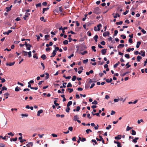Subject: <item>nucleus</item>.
<instances>
[{"label": "nucleus", "instance_id": "nucleus-40", "mask_svg": "<svg viewBox=\"0 0 147 147\" xmlns=\"http://www.w3.org/2000/svg\"><path fill=\"white\" fill-rule=\"evenodd\" d=\"M12 31L11 30H9L6 33V34L7 35H8L9 34L12 32Z\"/></svg>", "mask_w": 147, "mask_h": 147}, {"label": "nucleus", "instance_id": "nucleus-55", "mask_svg": "<svg viewBox=\"0 0 147 147\" xmlns=\"http://www.w3.org/2000/svg\"><path fill=\"white\" fill-rule=\"evenodd\" d=\"M73 127H72L71 126L69 127L68 128V130H70V131H72L73 130Z\"/></svg>", "mask_w": 147, "mask_h": 147}, {"label": "nucleus", "instance_id": "nucleus-41", "mask_svg": "<svg viewBox=\"0 0 147 147\" xmlns=\"http://www.w3.org/2000/svg\"><path fill=\"white\" fill-rule=\"evenodd\" d=\"M20 90V89L18 86H17L15 88V91L16 92L19 91Z\"/></svg>", "mask_w": 147, "mask_h": 147}, {"label": "nucleus", "instance_id": "nucleus-52", "mask_svg": "<svg viewBox=\"0 0 147 147\" xmlns=\"http://www.w3.org/2000/svg\"><path fill=\"white\" fill-rule=\"evenodd\" d=\"M36 7H41V3H38L36 4Z\"/></svg>", "mask_w": 147, "mask_h": 147}, {"label": "nucleus", "instance_id": "nucleus-26", "mask_svg": "<svg viewBox=\"0 0 147 147\" xmlns=\"http://www.w3.org/2000/svg\"><path fill=\"white\" fill-rule=\"evenodd\" d=\"M17 137H16L15 138H11L10 139V141L11 142H12V141H16L17 140Z\"/></svg>", "mask_w": 147, "mask_h": 147}, {"label": "nucleus", "instance_id": "nucleus-17", "mask_svg": "<svg viewBox=\"0 0 147 147\" xmlns=\"http://www.w3.org/2000/svg\"><path fill=\"white\" fill-rule=\"evenodd\" d=\"M72 102L71 101H69L68 103L67 104V107H69L71 105H72Z\"/></svg>", "mask_w": 147, "mask_h": 147}, {"label": "nucleus", "instance_id": "nucleus-2", "mask_svg": "<svg viewBox=\"0 0 147 147\" xmlns=\"http://www.w3.org/2000/svg\"><path fill=\"white\" fill-rule=\"evenodd\" d=\"M99 137L100 138V139H99L98 138H96V140L97 141H102V143L103 144H105V141L103 139V138H102V137L100 136H99Z\"/></svg>", "mask_w": 147, "mask_h": 147}, {"label": "nucleus", "instance_id": "nucleus-35", "mask_svg": "<svg viewBox=\"0 0 147 147\" xmlns=\"http://www.w3.org/2000/svg\"><path fill=\"white\" fill-rule=\"evenodd\" d=\"M91 142H94V144L96 145H97L98 144L97 142L94 139H92L91 140Z\"/></svg>", "mask_w": 147, "mask_h": 147}, {"label": "nucleus", "instance_id": "nucleus-13", "mask_svg": "<svg viewBox=\"0 0 147 147\" xmlns=\"http://www.w3.org/2000/svg\"><path fill=\"white\" fill-rule=\"evenodd\" d=\"M120 63V62L119 61H118L117 63H116V64H115L114 65V66H113V67L114 68H116L117 67V66H118L119 65V64Z\"/></svg>", "mask_w": 147, "mask_h": 147}, {"label": "nucleus", "instance_id": "nucleus-9", "mask_svg": "<svg viewBox=\"0 0 147 147\" xmlns=\"http://www.w3.org/2000/svg\"><path fill=\"white\" fill-rule=\"evenodd\" d=\"M22 53L23 56H26L27 55V52L24 51H22Z\"/></svg>", "mask_w": 147, "mask_h": 147}, {"label": "nucleus", "instance_id": "nucleus-38", "mask_svg": "<svg viewBox=\"0 0 147 147\" xmlns=\"http://www.w3.org/2000/svg\"><path fill=\"white\" fill-rule=\"evenodd\" d=\"M76 78V76H73L72 78V80L73 81H75Z\"/></svg>", "mask_w": 147, "mask_h": 147}, {"label": "nucleus", "instance_id": "nucleus-64", "mask_svg": "<svg viewBox=\"0 0 147 147\" xmlns=\"http://www.w3.org/2000/svg\"><path fill=\"white\" fill-rule=\"evenodd\" d=\"M0 147H5V145L4 144H0Z\"/></svg>", "mask_w": 147, "mask_h": 147}, {"label": "nucleus", "instance_id": "nucleus-28", "mask_svg": "<svg viewBox=\"0 0 147 147\" xmlns=\"http://www.w3.org/2000/svg\"><path fill=\"white\" fill-rule=\"evenodd\" d=\"M63 43L65 45H67L68 43V40H65L64 41H63Z\"/></svg>", "mask_w": 147, "mask_h": 147}, {"label": "nucleus", "instance_id": "nucleus-1", "mask_svg": "<svg viewBox=\"0 0 147 147\" xmlns=\"http://www.w3.org/2000/svg\"><path fill=\"white\" fill-rule=\"evenodd\" d=\"M93 13L97 14H99L100 13V9L98 7H96L94 9Z\"/></svg>", "mask_w": 147, "mask_h": 147}, {"label": "nucleus", "instance_id": "nucleus-46", "mask_svg": "<svg viewBox=\"0 0 147 147\" xmlns=\"http://www.w3.org/2000/svg\"><path fill=\"white\" fill-rule=\"evenodd\" d=\"M87 53H88L87 51H84L83 52L81 53H80L82 55H84V54H85Z\"/></svg>", "mask_w": 147, "mask_h": 147}, {"label": "nucleus", "instance_id": "nucleus-33", "mask_svg": "<svg viewBox=\"0 0 147 147\" xmlns=\"http://www.w3.org/2000/svg\"><path fill=\"white\" fill-rule=\"evenodd\" d=\"M70 110V109L69 107H67L65 111L67 113H69V111Z\"/></svg>", "mask_w": 147, "mask_h": 147}, {"label": "nucleus", "instance_id": "nucleus-19", "mask_svg": "<svg viewBox=\"0 0 147 147\" xmlns=\"http://www.w3.org/2000/svg\"><path fill=\"white\" fill-rule=\"evenodd\" d=\"M90 84L88 83L87 84H86L85 86V88L86 89H87L90 86Z\"/></svg>", "mask_w": 147, "mask_h": 147}, {"label": "nucleus", "instance_id": "nucleus-47", "mask_svg": "<svg viewBox=\"0 0 147 147\" xmlns=\"http://www.w3.org/2000/svg\"><path fill=\"white\" fill-rule=\"evenodd\" d=\"M72 86V84L70 82H69L67 86V87H71Z\"/></svg>", "mask_w": 147, "mask_h": 147}, {"label": "nucleus", "instance_id": "nucleus-31", "mask_svg": "<svg viewBox=\"0 0 147 147\" xmlns=\"http://www.w3.org/2000/svg\"><path fill=\"white\" fill-rule=\"evenodd\" d=\"M4 95L6 96L5 98L7 99L8 98V96H9V94L8 92H7L6 93L4 94Z\"/></svg>", "mask_w": 147, "mask_h": 147}, {"label": "nucleus", "instance_id": "nucleus-61", "mask_svg": "<svg viewBox=\"0 0 147 147\" xmlns=\"http://www.w3.org/2000/svg\"><path fill=\"white\" fill-rule=\"evenodd\" d=\"M7 134L9 135H10L11 136H13L14 135V134H12L11 132L8 133Z\"/></svg>", "mask_w": 147, "mask_h": 147}, {"label": "nucleus", "instance_id": "nucleus-14", "mask_svg": "<svg viewBox=\"0 0 147 147\" xmlns=\"http://www.w3.org/2000/svg\"><path fill=\"white\" fill-rule=\"evenodd\" d=\"M33 145V143L32 142H29L28 144H26L27 146H32Z\"/></svg>", "mask_w": 147, "mask_h": 147}, {"label": "nucleus", "instance_id": "nucleus-15", "mask_svg": "<svg viewBox=\"0 0 147 147\" xmlns=\"http://www.w3.org/2000/svg\"><path fill=\"white\" fill-rule=\"evenodd\" d=\"M142 58L141 56H138L137 58V59L138 61L139 62L140 61V59Z\"/></svg>", "mask_w": 147, "mask_h": 147}, {"label": "nucleus", "instance_id": "nucleus-23", "mask_svg": "<svg viewBox=\"0 0 147 147\" xmlns=\"http://www.w3.org/2000/svg\"><path fill=\"white\" fill-rule=\"evenodd\" d=\"M122 21H120L119 22H117L116 23V24L117 25H121L123 23Z\"/></svg>", "mask_w": 147, "mask_h": 147}, {"label": "nucleus", "instance_id": "nucleus-7", "mask_svg": "<svg viewBox=\"0 0 147 147\" xmlns=\"http://www.w3.org/2000/svg\"><path fill=\"white\" fill-rule=\"evenodd\" d=\"M15 63V62H11L9 63H7L6 64V65L7 66L8 65V66H12L13 65H14Z\"/></svg>", "mask_w": 147, "mask_h": 147}, {"label": "nucleus", "instance_id": "nucleus-60", "mask_svg": "<svg viewBox=\"0 0 147 147\" xmlns=\"http://www.w3.org/2000/svg\"><path fill=\"white\" fill-rule=\"evenodd\" d=\"M80 109V106H78L76 108V111H78Z\"/></svg>", "mask_w": 147, "mask_h": 147}, {"label": "nucleus", "instance_id": "nucleus-49", "mask_svg": "<svg viewBox=\"0 0 147 147\" xmlns=\"http://www.w3.org/2000/svg\"><path fill=\"white\" fill-rule=\"evenodd\" d=\"M88 61V59H86L83 60V62L84 63H86Z\"/></svg>", "mask_w": 147, "mask_h": 147}, {"label": "nucleus", "instance_id": "nucleus-20", "mask_svg": "<svg viewBox=\"0 0 147 147\" xmlns=\"http://www.w3.org/2000/svg\"><path fill=\"white\" fill-rule=\"evenodd\" d=\"M78 119H79V117L77 115H76L74 116V120L75 121H77Z\"/></svg>", "mask_w": 147, "mask_h": 147}, {"label": "nucleus", "instance_id": "nucleus-6", "mask_svg": "<svg viewBox=\"0 0 147 147\" xmlns=\"http://www.w3.org/2000/svg\"><path fill=\"white\" fill-rule=\"evenodd\" d=\"M80 47H81V48L82 49V50H84L83 49H86L87 48L86 46L85 45L83 44H82Z\"/></svg>", "mask_w": 147, "mask_h": 147}, {"label": "nucleus", "instance_id": "nucleus-24", "mask_svg": "<svg viewBox=\"0 0 147 147\" xmlns=\"http://www.w3.org/2000/svg\"><path fill=\"white\" fill-rule=\"evenodd\" d=\"M50 36L49 35L47 34L45 36V40H47L48 39H47V38H49L50 37Z\"/></svg>", "mask_w": 147, "mask_h": 147}, {"label": "nucleus", "instance_id": "nucleus-10", "mask_svg": "<svg viewBox=\"0 0 147 147\" xmlns=\"http://www.w3.org/2000/svg\"><path fill=\"white\" fill-rule=\"evenodd\" d=\"M113 81L112 78H110V79H107L106 80V81L107 82L110 83Z\"/></svg>", "mask_w": 147, "mask_h": 147}, {"label": "nucleus", "instance_id": "nucleus-18", "mask_svg": "<svg viewBox=\"0 0 147 147\" xmlns=\"http://www.w3.org/2000/svg\"><path fill=\"white\" fill-rule=\"evenodd\" d=\"M41 57L43 60H45L46 58V56L45 54H43L42 55Z\"/></svg>", "mask_w": 147, "mask_h": 147}, {"label": "nucleus", "instance_id": "nucleus-54", "mask_svg": "<svg viewBox=\"0 0 147 147\" xmlns=\"http://www.w3.org/2000/svg\"><path fill=\"white\" fill-rule=\"evenodd\" d=\"M129 63V62H128L126 64V66H127V67H126V68H128L129 67H130L131 66L130 65H128Z\"/></svg>", "mask_w": 147, "mask_h": 147}, {"label": "nucleus", "instance_id": "nucleus-56", "mask_svg": "<svg viewBox=\"0 0 147 147\" xmlns=\"http://www.w3.org/2000/svg\"><path fill=\"white\" fill-rule=\"evenodd\" d=\"M118 33V31L117 30H115L114 31V36H116L117 35V33Z\"/></svg>", "mask_w": 147, "mask_h": 147}, {"label": "nucleus", "instance_id": "nucleus-22", "mask_svg": "<svg viewBox=\"0 0 147 147\" xmlns=\"http://www.w3.org/2000/svg\"><path fill=\"white\" fill-rule=\"evenodd\" d=\"M131 131H132V133H131V134L133 135H136V131L134 130H131Z\"/></svg>", "mask_w": 147, "mask_h": 147}, {"label": "nucleus", "instance_id": "nucleus-39", "mask_svg": "<svg viewBox=\"0 0 147 147\" xmlns=\"http://www.w3.org/2000/svg\"><path fill=\"white\" fill-rule=\"evenodd\" d=\"M86 131L87 134H88L89 132H92V131L90 129H87L86 130Z\"/></svg>", "mask_w": 147, "mask_h": 147}, {"label": "nucleus", "instance_id": "nucleus-51", "mask_svg": "<svg viewBox=\"0 0 147 147\" xmlns=\"http://www.w3.org/2000/svg\"><path fill=\"white\" fill-rule=\"evenodd\" d=\"M121 37H122L123 39H125L126 38V36L123 34H121Z\"/></svg>", "mask_w": 147, "mask_h": 147}, {"label": "nucleus", "instance_id": "nucleus-27", "mask_svg": "<svg viewBox=\"0 0 147 147\" xmlns=\"http://www.w3.org/2000/svg\"><path fill=\"white\" fill-rule=\"evenodd\" d=\"M138 138H135L133 140V142L135 143H136L137 142V140H138Z\"/></svg>", "mask_w": 147, "mask_h": 147}, {"label": "nucleus", "instance_id": "nucleus-3", "mask_svg": "<svg viewBox=\"0 0 147 147\" xmlns=\"http://www.w3.org/2000/svg\"><path fill=\"white\" fill-rule=\"evenodd\" d=\"M30 15V13H29L26 12L25 13V15L24 16V17H23L24 19L25 20H26V18L28 17Z\"/></svg>", "mask_w": 147, "mask_h": 147}, {"label": "nucleus", "instance_id": "nucleus-8", "mask_svg": "<svg viewBox=\"0 0 147 147\" xmlns=\"http://www.w3.org/2000/svg\"><path fill=\"white\" fill-rule=\"evenodd\" d=\"M43 112V111L42 109L39 110L37 112V115L38 116H40V113H42Z\"/></svg>", "mask_w": 147, "mask_h": 147}, {"label": "nucleus", "instance_id": "nucleus-43", "mask_svg": "<svg viewBox=\"0 0 147 147\" xmlns=\"http://www.w3.org/2000/svg\"><path fill=\"white\" fill-rule=\"evenodd\" d=\"M67 90H70L69 91V93H71L73 91V90L72 88H68Z\"/></svg>", "mask_w": 147, "mask_h": 147}, {"label": "nucleus", "instance_id": "nucleus-16", "mask_svg": "<svg viewBox=\"0 0 147 147\" xmlns=\"http://www.w3.org/2000/svg\"><path fill=\"white\" fill-rule=\"evenodd\" d=\"M102 26V25L101 24H99L97 26V27L98 28V31H100V27H101Z\"/></svg>", "mask_w": 147, "mask_h": 147}, {"label": "nucleus", "instance_id": "nucleus-21", "mask_svg": "<svg viewBox=\"0 0 147 147\" xmlns=\"http://www.w3.org/2000/svg\"><path fill=\"white\" fill-rule=\"evenodd\" d=\"M140 53H141L142 54H141V55L143 56V57H144L145 56V51H140Z\"/></svg>", "mask_w": 147, "mask_h": 147}, {"label": "nucleus", "instance_id": "nucleus-63", "mask_svg": "<svg viewBox=\"0 0 147 147\" xmlns=\"http://www.w3.org/2000/svg\"><path fill=\"white\" fill-rule=\"evenodd\" d=\"M87 34L89 36H90L91 35V32L90 31H88L87 32Z\"/></svg>", "mask_w": 147, "mask_h": 147}, {"label": "nucleus", "instance_id": "nucleus-5", "mask_svg": "<svg viewBox=\"0 0 147 147\" xmlns=\"http://www.w3.org/2000/svg\"><path fill=\"white\" fill-rule=\"evenodd\" d=\"M107 50V49H104L102 50L101 51L102 54L103 55H105L106 53Z\"/></svg>", "mask_w": 147, "mask_h": 147}, {"label": "nucleus", "instance_id": "nucleus-25", "mask_svg": "<svg viewBox=\"0 0 147 147\" xmlns=\"http://www.w3.org/2000/svg\"><path fill=\"white\" fill-rule=\"evenodd\" d=\"M67 84V83L66 82H65L64 83H63V86H60V88H62L63 87L64 88H65L66 87V86L65 85H64V84L66 85Z\"/></svg>", "mask_w": 147, "mask_h": 147}, {"label": "nucleus", "instance_id": "nucleus-30", "mask_svg": "<svg viewBox=\"0 0 147 147\" xmlns=\"http://www.w3.org/2000/svg\"><path fill=\"white\" fill-rule=\"evenodd\" d=\"M117 16L119 17L120 15L118 13H116L115 14V15L113 16V17L115 18H117Z\"/></svg>", "mask_w": 147, "mask_h": 147}, {"label": "nucleus", "instance_id": "nucleus-45", "mask_svg": "<svg viewBox=\"0 0 147 147\" xmlns=\"http://www.w3.org/2000/svg\"><path fill=\"white\" fill-rule=\"evenodd\" d=\"M98 104V102L96 100H94L93 102H92V104L94 105H97Z\"/></svg>", "mask_w": 147, "mask_h": 147}, {"label": "nucleus", "instance_id": "nucleus-4", "mask_svg": "<svg viewBox=\"0 0 147 147\" xmlns=\"http://www.w3.org/2000/svg\"><path fill=\"white\" fill-rule=\"evenodd\" d=\"M109 34L110 33L109 31L105 32L103 33V35L105 37L109 35Z\"/></svg>", "mask_w": 147, "mask_h": 147}, {"label": "nucleus", "instance_id": "nucleus-62", "mask_svg": "<svg viewBox=\"0 0 147 147\" xmlns=\"http://www.w3.org/2000/svg\"><path fill=\"white\" fill-rule=\"evenodd\" d=\"M100 44L102 45H105V42L104 41H102L101 42Z\"/></svg>", "mask_w": 147, "mask_h": 147}, {"label": "nucleus", "instance_id": "nucleus-36", "mask_svg": "<svg viewBox=\"0 0 147 147\" xmlns=\"http://www.w3.org/2000/svg\"><path fill=\"white\" fill-rule=\"evenodd\" d=\"M96 47L95 46H92L91 47L92 49V50L96 52V50L95 49Z\"/></svg>", "mask_w": 147, "mask_h": 147}, {"label": "nucleus", "instance_id": "nucleus-12", "mask_svg": "<svg viewBox=\"0 0 147 147\" xmlns=\"http://www.w3.org/2000/svg\"><path fill=\"white\" fill-rule=\"evenodd\" d=\"M98 38V35H95L94 36L93 38L95 40V41L96 42L97 41V39Z\"/></svg>", "mask_w": 147, "mask_h": 147}, {"label": "nucleus", "instance_id": "nucleus-42", "mask_svg": "<svg viewBox=\"0 0 147 147\" xmlns=\"http://www.w3.org/2000/svg\"><path fill=\"white\" fill-rule=\"evenodd\" d=\"M2 91H3V90H7V88L5 86H3L2 87Z\"/></svg>", "mask_w": 147, "mask_h": 147}, {"label": "nucleus", "instance_id": "nucleus-59", "mask_svg": "<svg viewBox=\"0 0 147 147\" xmlns=\"http://www.w3.org/2000/svg\"><path fill=\"white\" fill-rule=\"evenodd\" d=\"M111 127V125H109L108 126L106 127L107 129H109Z\"/></svg>", "mask_w": 147, "mask_h": 147}, {"label": "nucleus", "instance_id": "nucleus-44", "mask_svg": "<svg viewBox=\"0 0 147 147\" xmlns=\"http://www.w3.org/2000/svg\"><path fill=\"white\" fill-rule=\"evenodd\" d=\"M6 11L7 12H8L9 11H10L11 9L9 7H7L6 8Z\"/></svg>", "mask_w": 147, "mask_h": 147}, {"label": "nucleus", "instance_id": "nucleus-37", "mask_svg": "<svg viewBox=\"0 0 147 147\" xmlns=\"http://www.w3.org/2000/svg\"><path fill=\"white\" fill-rule=\"evenodd\" d=\"M57 101V100H54V103L56 106H57L59 105V104L56 102Z\"/></svg>", "mask_w": 147, "mask_h": 147}, {"label": "nucleus", "instance_id": "nucleus-48", "mask_svg": "<svg viewBox=\"0 0 147 147\" xmlns=\"http://www.w3.org/2000/svg\"><path fill=\"white\" fill-rule=\"evenodd\" d=\"M132 128L129 127V126H127V128H126V131H129V130H130Z\"/></svg>", "mask_w": 147, "mask_h": 147}, {"label": "nucleus", "instance_id": "nucleus-32", "mask_svg": "<svg viewBox=\"0 0 147 147\" xmlns=\"http://www.w3.org/2000/svg\"><path fill=\"white\" fill-rule=\"evenodd\" d=\"M27 54L28 55V57H30L32 56L31 55V51H30L29 52H27Z\"/></svg>", "mask_w": 147, "mask_h": 147}, {"label": "nucleus", "instance_id": "nucleus-57", "mask_svg": "<svg viewBox=\"0 0 147 147\" xmlns=\"http://www.w3.org/2000/svg\"><path fill=\"white\" fill-rule=\"evenodd\" d=\"M128 41L130 43H132L133 42L132 39L131 38H129V39Z\"/></svg>", "mask_w": 147, "mask_h": 147}, {"label": "nucleus", "instance_id": "nucleus-29", "mask_svg": "<svg viewBox=\"0 0 147 147\" xmlns=\"http://www.w3.org/2000/svg\"><path fill=\"white\" fill-rule=\"evenodd\" d=\"M121 136V135H118L117 136H116L115 137V139H120L121 138V137H119V136Z\"/></svg>", "mask_w": 147, "mask_h": 147}, {"label": "nucleus", "instance_id": "nucleus-58", "mask_svg": "<svg viewBox=\"0 0 147 147\" xmlns=\"http://www.w3.org/2000/svg\"><path fill=\"white\" fill-rule=\"evenodd\" d=\"M117 147H121V145L120 142H119L117 144Z\"/></svg>", "mask_w": 147, "mask_h": 147}, {"label": "nucleus", "instance_id": "nucleus-50", "mask_svg": "<svg viewBox=\"0 0 147 147\" xmlns=\"http://www.w3.org/2000/svg\"><path fill=\"white\" fill-rule=\"evenodd\" d=\"M124 46V44H119L118 46L117 47L118 48H119L120 47H123Z\"/></svg>", "mask_w": 147, "mask_h": 147}, {"label": "nucleus", "instance_id": "nucleus-11", "mask_svg": "<svg viewBox=\"0 0 147 147\" xmlns=\"http://www.w3.org/2000/svg\"><path fill=\"white\" fill-rule=\"evenodd\" d=\"M141 44V42L140 41H138V42H137V44H136V48H138L140 46V45Z\"/></svg>", "mask_w": 147, "mask_h": 147}, {"label": "nucleus", "instance_id": "nucleus-34", "mask_svg": "<svg viewBox=\"0 0 147 147\" xmlns=\"http://www.w3.org/2000/svg\"><path fill=\"white\" fill-rule=\"evenodd\" d=\"M125 57L127 59H129L130 58L129 55L128 54H125Z\"/></svg>", "mask_w": 147, "mask_h": 147}, {"label": "nucleus", "instance_id": "nucleus-53", "mask_svg": "<svg viewBox=\"0 0 147 147\" xmlns=\"http://www.w3.org/2000/svg\"><path fill=\"white\" fill-rule=\"evenodd\" d=\"M134 54L135 55H137L138 54H140V53H139L138 51H136L134 52Z\"/></svg>", "mask_w": 147, "mask_h": 147}]
</instances>
